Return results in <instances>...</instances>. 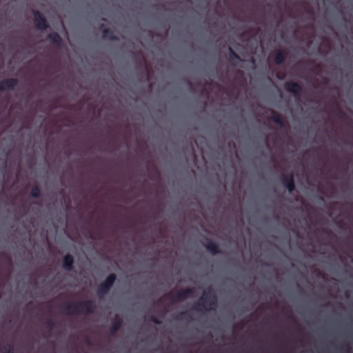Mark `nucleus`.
Returning <instances> with one entry per match:
<instances>
[{
  "label": "nucleus",
  "instance_id": "obj_1",
  "mask_svg": "<svg viewBox=\"0 0 353 353\" xmlns=\"http://www.w3.org/2000/svg\"><path fill=\"white\" fill-rule=\"evenodd\" d=\"M64 312L68 315L91 314L95 312L96 305L92 300L68 302L62 305Z\"/></svg>",
  "mask_w": 353,
  "mask_h": 353
},
{
  "label": "nucleus",
  "instance_id": "obj_2",
  "mask_svg": "<svg viewBox=\"0 0 353 353\" xmlns=\"http://www.w3.org/2000/svg\"><path fill=\"white\" fill-rule=\"evenodd\" d=\"M218 299L212 287H208L203 292V296L192 307V310L198 312L202 310H214L217 306Z\"/></svg>",
  "mask_w": 353,
  "mask_h": 353
},
{
  "label": "nucleus",
  "instance_id": "obj_3",
  "mask_svg": "<svg viewBox=\"0 0 353 353\" xmlns=\"http://www.w3.org/2000/svg\"><path fill=\"white\" fill-rule=\"evenodd\" d=\"M117 280L114 273L110 274L106 279L101 282L97 289V293L99 297H103L108 294Z\"/></svg>",
  "mask_w": 353,
  "mask_h": 353
},
{
  "label": "nucleus",
  "instance_id": "obj_4",
  "mask_svg": "<svg viewBox=\"0 0 353 353\" xmlns=\"http://www.w3.org/2000/svg\"><path fill=\"white\" fill-rule=\"evenodd\" d=\"M194 293V288H186L177 292L174 295H172L170 292L168 293L165 296L170 299L171 303L174 304L185 300L192 296Z\"/></svg>",
  "mask_w": 353,
  "mask_h": 353
},
{
  "label": "nucleus",
  "instance_id": "obj_5",
  "mask_svg": "<svg viewBox=\"0 0 353 353\" xmlns=\"http://www.w3.org/2000/svg\"><path fill=\"white\" fill-rule=\"evenodd\" d=\"M34 15V25L39 30H46L49 28V24L44 15L39 10H32Z\"/></svg>",
  "mask_w": 353,
  "mask_h": 353
},
{
  "label": "nucleus",
  "instance_id": "obj_6",
  "mask_svg": "<svg viewBox=\"0 0 353 353\" xmlns=\"http://www.w3.org/2000/svg\"><path fill=\"white\" fill-rule=\"evenodd\" d=\"M284 88L288 92L292 93L294 96H299L303 92L302 85L299 83L293 81L285 83Z\"/></svg>",
  "mask_w": 353,
  "mask_h": 353
},
{
  "label": "nucleus",
  "instance_id": "obj_7",
  "mask_svg": "<svg viewBox=\"0 0 353 353\" xmlns=\"http://www.w3.org/2000/svg\"><path fill=\"white\" fill-rule=\"evenodd\" d=\"M19 81L15 78L5 79L0 81V92L13 90L18 85Z\"/></svg>",
  "mask_w": 353,
  "mask_h": 353
},
{
  "label": "nucleus",
  "instance_id": "obj_8",
  "mask_svg": "<svg viewBox=\"0 0 353 353\" xmlns=\"http://www.w3.org/2000/svg\"><path fill=\"white\" fill-rule=\"evenodd\" d=\"M281 181L289 192H292L295 190V182L293 173H290L289 175H282Z\"/></svg>",
  "mask_w": 353,
  "mask_h": 353
},
{
  "label": "nucleus",
  "instance_id": "obj_9",
  "mask_svg": "<svg viewBox=\"0 0 353 353\" xmlns=\"http://www.w3.org/2000/svg\"><path fill=\"white\" fill-rule=\"evenodd\" d=\"M206 241L207 243L204 245V246L208 252H210L213 255L221 253L219 245L216 242L210 239H207Z\"/></svg>",
  "mask_w": 353,
  "mask_h": 353
},
{
  "label": "nucleus",
  "instance_id": "obj_10",
  "mask_svg": "<svg viewBox=\"0 0 353 353\" xmlns=\"http://www.w3.org/2000/svg\"><path fill=\"white\" fill-rule=\"evenodd\" d=\"M48 41L57 48L63 46V39L57 32H51L48 35Z\"/></svg>",
  "mask_w": 353,
  "mask_h": 353
},
{
  "label": "nucleus",
  "instance_id": "obj_11",
  "mask_svg": "<svg viewBox=\"0 0 353 353\" xmlns=\"http://www.w3.org/2000/svg\"><path fill=\"white\" fill-rule=\"evenodd\" d=\"M100 29L102 30L103 39H108L110 41H118L119 37L114 34V32L110 28H105L104 24L102 23L100 26Z\"/></svg>",
  "mask_w": 353,
  "mask_h": 353
},
{
  "label": "nucleus",
  "instance_id": "obj_12",
  "mask_svg": "<svg viewBox=\"0 0 353 353\" xmlns=\"http://www.w3.org/2000/svg\"><path fill=\"white\" fill-rule=\"evenodd\" d=\"M74 257L70 254H67L63 259V268L67 271H71L73 269Z\"/></svg>",
  "mask_w": 353,
  "mask_h": 353
},
{
  "label": "nucleus",
  "instance_id": "obj_13",
  "mask_svg": "<svg viewBox=\"0 0 353 353\" xmlns=\"http://www.w3.org/2000/svg\"><path fill=\"white\" fill-rule=\"evenodd\" d=\"M288 56V52L285 50H278L274 55V63L276 65H281L283 63Z\"/></svg>",
  "mask_w": 353,
  "mask_h": 353
},
{
  "label": "nucleus",
  "instance_id": "obj_14",
  "mask_svg": "<svg viewBox=\"0 0 353 353\" xmlns=\"http://www.w3.org/2000/svg\"><path fill=\"white\" fill-rule=\"evenodd\" d=\"M272 115L269 118V119L274 123H275L276 125H278L280 128L285 127V122L283 119H282L281 116L275 110H272L271 111Z\"/></svg>",
  "mask_w": 353,
  "mask_h": 353
},
{
  "label": "nucleus",
  "instance_id": "obj_15",
  "mask_svg": "<svg viewBox=\"0 0 353 353\" xmlns=\"http://www.w3.org/2000/svg\"><path fill=\"white\" fill-rule=\"evenodd\" d=\"M123 324V320L121 318H118L114 322L112 323L110 329V334L113 336L117 331L121 327Z\"/></svg>",
  "mask_w": 353,
  "mask_h": 353
},
{
  "label": "nucleus",
  "instance_id": "obj_16",
  "mask_svg": "<svg viewBox=\"0 0 353 353\" xmlns=\"http://www.w3.org/2000/svg\"><path fill=\"white\" fill-rule=\"evenodd\" d=\"M229 52H230V54H229V58H230V61H231V63L232 65H236V63L234 62V60H238L239 61H241V57L239 56L238 54H236L233 50L232 48L229 47Z\"/></svg>",
  "mask_w": 353,
  "mask_h": 353
},
{
  "label": "nucleus",
  "instance_id": "obj_17",
  "mask_svg": "<svg viewBox=\"0 0 353 353\" xmlns=\"http://www.w3.org/2000/svg\"><path fill=\"white\" fill-rule=\"evenodd\" d=\"M30 196L33 198H39L41 196V190L37 185H34L30 191Z\"/></svg>",
  "mask_w": 353,
  "mask_h": 353
},
{
  "label": "nucleus",
  "instance_id": "obj_18",
  "mask_svg": "<svg viewBox=\"0 0 353 353\" xmlns=\"http://www.w3.org/2000/svg\"><path fill=\"white\" fill-rule=\"evenodd\" d=\"M54 322L52 319H48L46 322V326L49 330H52L54 327Z\"/></svg>",
  "mask_w": 353,
  "mask_h": 353
},
{
  "label": "nucleus",
  "instance_id": "obj_19",
  "mask_svg": "<svg viewBox=\"0 0 353 353\" xmlns=\"http://www.w3.org/2000/svg\"><path fill=\"white\" fill-rule=\"evenodd\" d=\"M4 352L3 353H14V347L12 345H7L3 347Z\"/></svg>",
  "mask_w": 353,
  "mask_h": 353
},
{
  "label": "nucleus",
  "instance_id": "obj_20",
  "mask_svg": "<svg viewBox=\"0 0 353 353\" xmlns=\"http://www.w3.org/2000/svg\"><path fill=\"white\" fill-rule=\"evenodd\" d=\"M150 320L154 323L155 324L159 325L161 323V321L156 316H151L150 318Z\"/></svg>",
  "mask_w": 353,
  "mask_h": 353
},
{
  "label": "nucleus",
  "instance_id": "obj_21",
  "mask_svg": "<svg viewBox=\"0 0 353 353\" xmlns=\"http://www.w3.org/2000/svg\"><path fill=\"white\" fill-rule=\"evenodd\" d=\"M337 115H338L339 117H341V118H343V117H345V114L343 111H341V110H338V114H337Z\"/></svg>",
  "mask_w": 353,
  "mask_h": 353
},
{
  "label": "nucleus",
  "instance_id": "obj_22",
  "mask_svg": "<svg viewBox=\"0 0 353 353\" xmlns=\"http://www.w3.org/2000/svg\"><path fill=\"white\" fill-rule=\"evenodd\" d=\"M1 255V256H5L6 257V259H7L8 263L10 265H11L12 261H11V259H10V257H8V256H6V254H3V253H2Z\"/></svg>",
  "mask_w": 353,
  "mask_h": 353
},
{
  "label": "nucleus",
  "instance_id": "obj_23",
  "mask_svg": "<svg viewBox=\"0 0 353 353\" xmlns=\"http://www.w3.org/2000/svg\"><path fill=\"white\" fill-rule=\"evenodd\" d=\"M188 314L187 312H182L179 314V319H181L184 316H186Z\"/></svg>",
  "mask_w": 353,
  "mask_h": 353
},
{
  "label": "nucleus",
  "instance_id": "obj_24",
  "mask_svg": "<svg viewBox=\"0 0 353 353\" xmlns=\"http://www.w3.org/2000/svg\"><path fill=\"white\" fill-rule=\"evenodd\" d=\"M188 83L190 86H192V83L190 81H188Z\"/></svg>",
  "mask_w": 353,
  "mask_h": 353
},
{
  "label": "nucleus",
  "instance_id": "obj_25",
  "mask_svg": "<svg viewBox=\"0 0 353 353\" xmlns=\"http://www.w3.org/2000/svg\"><path fill=\"white\" fill-rule=\"evenodd\" d=\"M90 238L92 239H94V236L92 234H90Z\"/></svg>",
  "mask_w": 353,
  "mask_h": 353
},
{
  "label": "nucleus",
  "instance_id": "obj_26",
  "mask_svg": "<svg viewBox=\"0 0 353 353\" xmlns=\"http://www.w3.org/2000/svg\"><path fill=\"white\" fill-rule=\"evenodd\" d=\"M320 199L323 201V198L322 196H320Z\"/></svg>",
  "mask_w": 353,
  "mask_h": 353
}]
</instances>
